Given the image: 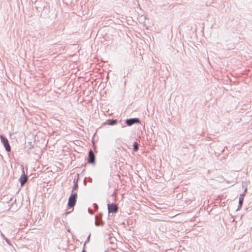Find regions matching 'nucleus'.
Listing matches in <instances>:
<instances>
[{"mask_svg": "<svg viewBox=\"0 0 252 252\" xmlns=\"http://www.w3.org/2000/svg\"><path fill=\"white\" fill-rule=\"evenodd\" d=\"M77 195L76 193L71 194L69 198L68 202V206L69 207H73L76 201Z\"/></svg>", "mask_w": 252, "mask_h": 252, "instance_id": "nucleus-1", "label": "nucleus"}, {"mask_svg": "<svg viewBox=\"0 0 252 252\" xmlns=\"http://www.w3.org/2000/svg\"><path fill=\"white\" fill-rule=\"evenodd\" d=\"M0 137L1 141L3 143L4 146L5 148V150L7 152H10L11 150V148H10V145L9 144L8 139L6 137H4L2 135H0Z\"/></svg>", "mask_w": 252, "mask_h": 252, "instance_id": "nucleus-2", "label": "nucleus"}, {"mask_svg": "<svg viewBox=\"0 0 252 252\" xmlns=\"http://www.w3.org/2000/svg\"><path fill=\"white\" fill-rule=\"evenodd\" d=\"M126 123L127 126H130L134 124L140 123V121L138 118H132L126 120Z\"/></svg>", "mask_w": 252, "mask_h": 252, "instance_id": "nucleus-3", "label": "nucleus"}, {"mask_svg": "<svg viewBox=\"0 0 252 252\" xmlns=\"http://www.w3.org/2000/svg\"><path fill=\"white\" fill-rule=\"evenodd\" d=\"M108 209L109 212L116 213L118 211V207L114 204H109L108 205Z\"/></svg>", "mask_w": 252, "mask_h": 252, "instance_id": "nucleus-4", "label": "nucleus"}, {"mask_svg": "<svg viewBox=\"0 0 252 252\" xmlns=\"http://www.w3.org/2000/svg\"><path fill=\"white\" fill-rule=\"evenodd\" d=\"M28 177L25 174L24 171H23V174L20 177L19 179V181L21 183V186L23 187L24 184L27 182Z\"/></svg>", "mask_w": 252, "mask_h": 252, "instance_id": "nucleus-5", "label": "nucleus"}, {"mask_svg": "<svg viewBox=\"0 0 252 252\" xmlns=\"http://www.w3.org/2000/svg\"><path fill=\"white\" fill-rule=\"evenodd\" d=\"M244 193H242L240 195L239 198V204L238 207L236 211H238L239 210L242 206L243 201H244Z\"/></svg>", "mask_w": 252, "mask_h": 252, "instance_id": "nucleus-6", "label": "nucleus"}, {"mask_svg": "<svg viewBox=\"0 0 252 252\" xmlns=\"http://www.w3.org/2000/svg\"><path fill=\"white\" fill-rule=\"evenodd\" d=\"M89 162H91V163L94 162L95 157H94L93 152L92 150H91L89 152Z\"/></svg>", "mask_w": 252, "mask_h": 252, "instance_id": "nucleus-7", "label": "nucleus"}, {"mask_svg": "<svg viewBox=\"0 0 252 252\" xmlns=\"http://www.w3.org/2000/svg\"><path fill=\"white\" fill-rule=\"evenodd\" d=\"M117 123V121L116 120H111V121H109L107 122V124L109 125H114L116 124Z\"/></svg>", "mask_w": 252, "mask_h": 252, "instance_id": "nucleus-8", "label": "nucleus"}, {"mask_svg": "<svg viewBox=\"0 0 252 252\" xmlns=\"http://www.w3.org/2000/svg\"><path fill=\"white\" fill-rule=\"evenodd\" d=\"M138 147L137 143L135 142L133 144V150L134 151H137L138 150Z\"/></svg>", "mask_w": 252, "mask_h": 252, "instance_id": "nucleus-9", "label": "nucleus"}, {"mask_svg": "<svg viewBox=\"0 0 252 252\" xmlns=\"http://www.w3.org/2000/svg\"><path fill=\"white\" fill-rule=\"evenodd\" d=\"M182 197V194L181 193H178L177 195V198L178 199H180Z\"/></svg>", "mask_w": 252, "mask_h": 252, "instance_id": "nucleus-10", "label": "nucleus"}, {"mask_svg": "<svg viewBox=\"0 0 252 252\" xmlns=\"http://www.w3.org/2000/svg\"><path fill=\"white\" fill-rule=\"evenodd\" d=\"M247 191V188H245V190H244V193H244V194H245V193H246V192Z\"/></svg>", "mask_w": 252, "mask_h": 252, "instance_id": "nucleus-11", "label": "nucleus"}, {"mask_svg": "<svg viewBox=\"0 0 252 252\" xmlns=\"http://www.w3.org/2000/svg\"><path fill=\"white\" fill-rule=\"evenodd\" d=\"M225 148L221 151V153H222L224 151Z\"/></svg>", "mask_w": 252, "mask_h": 252, "instance_id": "nucleus-12", "label": "nucleus"}, {"mask_svg": "<svg viewBox=\"0 0 252 252\" xmlns=\"http://www.w3.org/2000/svg\"><path fill=\"white\" fill-rule=\"evenodd\" d=\"M178 214L174 215V217H175L176 216H177Z\"/></svg>", "mask_w": 252, "mask_h": 252, "instance_id": "nucleus-13", "label": "nucleus"}]
</instances>
